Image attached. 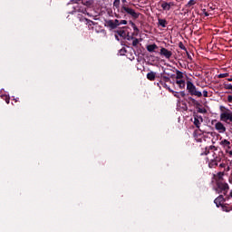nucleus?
Masks as SVG:
<instances>
[{"label": "nucleus", "mask_w": 232, "mask_h": 232, "mask_svg": "<svg viewBox=\"0 0 232 232\" xmlns=\"http://www.w3.org/2000/svg\"><path fill=\"white\" fill-rule=\"evenodd\" d=\"M216 186V193H222L225 197L227 195V192L229 191V184L223 181H217Z\"/></svg>", "instance_id": "nucleus-1"}, {"label": "nucleus", "mask_w": 232, "mask_h": 232, "mask_svg": "<svg viewBox=\"0 0 232 232\" xmlns=\"http://www.w3.org/2000/svg\"><path fill=\"white\" fill-rule=\"evenodd\" d=\"M187 91L189 93V95L195 96V97H202V92L197 89V86L191 82V81L187 82Z\"/></svg>", "instance_id": "nucleus-2"}, {"label": "nucleus", "mask_w": 232, "mask_h": 232, "mask_svg": "<svg viewBox=\"0 0 232 232\" xmlns=\"http://www.w3.org/2000/svg\"><path fill=\"white\" fill-rule=\"evenodd\" d=\"M121 14H128V15H130L133 19H139V15H140V14L135 12V10L129 7L127 5L121 6Z\"/></svg>", "instance_id": "nucleus-3"}, {"label": "nucleus", "mask_w": 232, "mask_h": 232, "mask_svg": "<svg viewBox=\"0 0 232 232\" xmlns=\"http://www.w3.org/2000/svg\"><path fill=\"white\" fill-rule=\"evenodd\" d=\"M79 0H71L68 4L67 6H71V5H74L72 6V10L69 11V14H75V12H81V6H79V3L77 2Z\"/></svg>", "instance_id": "nucleus-4"}, {"label": "nucleus", "mask_w": 232, "mask_h": 232, "mask_svg": "<svg viewBox=\"0 0 232 232\" xmlns=\"http://www.w3.org/2000/svg\"><path fill=\"white\" fill-rule=\"evenodd\" d=\"M160 55H163L166 59H171V55H173V53L164 47H161L160 51Z\"/></svg>", "instance_id": "nucleus-5"}, {"label": "nucleus", "mask_w": 232, "mask_h": 232, "mask_svg": "<svg viewBox=\"0 0 232 232\" xmlns=\"http://www.w3.org/2000/svg\"><path fill=\"white\" fill-rule=\"evenodd\" d=\"M226 200H229L227 197L224 198V195H219L215 200L214 204H216L217 208H220L222 206V202H226Z\"/></svg>", "instance_id": "nucleus-6"}, {"label": "nucleus", "mask_w": 232, "mask_h": 232, "mask_svg": "<svg viewBox=\"0 0 232 232\" xmlns=\"http://www.w3.org/2000/svg\"><path fill=\"white\" fill-rule=\"evenodd\" d=\"M215 129L219 131V133H226V126L224 123L218 121L215 124Z\"/></svg>", "instance_id": "nucleus-7"}, {"label": "nucleus", "mask_w": 232, "mask_h": 232, "mask_svg": "<svg viewBox=\"0 0 232 232\" xmlns=\"http://www.w3.org/2000/svg\"><path fill=\"white\" fill-rule=\"evenodd\" d=\"M105 26L110 28V30H115L117 28V24H115L113 20H105Z\"/></svg>", "instance_id": "nucleus-8"}, {"label": "nucleus", "mask_w": 232, "mask_h": 232, "mask_svg": "<svg viewBox=\"0 0 232 232\" xmlns=\"http://www.w3.org/2000/svg\"><path fill=\"white\" fill-rule=\"evenodd\" d=\"M223 155H224L223 152H220V151L218 152V155L217 153L213 152L212 157L216 160V162L218 164V162H221Z\"/></svg>", "instance_id": "nucleus-9"}, {"label": "nucleus", "mask_w": 232, "mask_h": 232, "mask_svg": "<svg viewBox=\"0 0 232 232\" xmlns=\"http://www.w3.org/2000/svg\"><path fill=\"white\" fill-rule=\"evenodd\" d=\"M212 151H217V147H215L214 145H211L208 148L205 149V151L202 153V155H209V153H211Z\"/></svg>", "instance_id": "nucleus-10"}, {"label": "nucleus", "mask_w": 232, "mask_h": 232, "mask_svg": "<svg viewBox=\"0 0 232 232\" xmlns=\"http://www.w3.org/2000/svg\"><path fill=\"white\" fill-rule=\"evenodd\" d=\"M176 84H178V86H179V88H180V90H184V88H186V81H184V80H177Z\"/></svg>", "instance_id": "nucleus-11"}, {"label": "nucleus", "mask_w": 232, "mask_h": 232, "mask_svg": "<svg viewBox=\"0 0 232 232\" xmlns=\"http://www.w3.org/2000/svg\"><path fill=\"white\" fill-rule=\"evenodd\" d=\"M220 145L224 148H228V150L231 148V142L227 140H223L220 141Z\"/></svg>", "instance_id": "nucleus-12"}, {"label": "nucleus", "mask_w": 232, "mask_h": 232, "mask_svg": "<svg viewBox=\"0 0 232 232\" xmlns=\"http://www.w3.org/2000/svg\"><path fill=\"white\" fill-rule=\"evenodd\" d=\"M157 48H159V46H157V44H155L147 45V50L150 53L155 52L157 50Z\"/></svg>", "instance_id": "nucleus-13"}, {"label": "nucleus", "mask_w": 232, "mask_h": 232, "mask_svg": "<svg viewBox=\"0 0 232 232\" xmlns=\"http://www.w3.org/2000/svg\"><path fill=\"white\" fill-rule=\"evenodd\" d=\"M217 166H218V163L214 160V158H212L208 161V168L213 169V168H217Z\"/></svg>", "instance_id": "nucleus-14"}, {"label": "nucleus", "mask_w": 232, "mask_h": 232, "mask_svg": "<svg viewBox=\"0 0 232 232\" xmlns=\"http://www.w3.org/2000/svg\"><path fill=\"white\" fill-rule=\"evenodd\" d=\"M161 8H162V10H165L167 12H169V10H171L170 7H169V5L166 1H163L161 3Z\"/></svg>", "instance_id": "nucleus-15"}, {"label": "nucleus", "mask_w": 232, "mask_h": 232, "mask_svg": "<svg viewBox=\"0 0 232 232\" xmlns=\"http://www.w3.org/2000/svg\"><path fill=\"white\" fill-rule=\"evenodd\" d=\"M156 73L153 72H150L147 73V79L149 81H155Z\"/></svg>", "instance_id": "nucleus-16"}, {"label": "nucleus", "mask_w": 232, "mask_h": 232, "mask_svg": "<svg viewBox=\"0 0 232 232\" xmlns=\"http://www.w3.org/2000/svg\"><path fill=\"white\" fill-rule=\"evenodd\" d=\"M158 21H159L160 26H161L162 28H166V24H168V21H166V19L159 18Z\"/></svg>", "instance_id": "nucleus-17"}, {"label": "nucleus", "mask_w": 232, "mask_h": 232, "mask_svg": "<svg viewBox=\"0 0 232 232\" xmlns=\"http://www.w3.org/2000/svg\"><path fill=\"white\" fill-rule=\"evenodd\" d=\"M116 34H118V35H120V37L126 39V31L120 29V30L116 31Z\"/></svg>", "instance_id": "nucleus-18"}, {"label": "nucleus", "mask_w": 232, "mask_h": 232, "mask_svg": "<svg viewBox=\"0 0 232 232\" xmlns=\"http://www.w3.org/2000/svg\"><path fill=\"white\" fill-rule=\"evenodd\" d=\"M165 75H168V76H162L161 75V81H163V82H169L171 81V79H169V73L164 72Z\"/></svg>", "instance_id": "nucleus-19"}, {"label": "nucleus", "mask_w": 232, "mask_h": 232, "mask_svg": "<svg viewBox=\"0 0 232 232\" xmlns=\"http://www.w3.org/2000/svg\"><path fill=\"white\" fill-rule=\"evenodd\" d=\"M195 5H197V0H189L185 6L186 8H191V6H195Z\"/></svg>", "instance_id": "nucleus-20"}, {"label": "nucleus", "mask_w": 232, "mask_h": 232, "mask_svg": "<svg viewBox=\"0 0 232 232\" xmlns=\"http://www.w3.org/2000/svg\"><path fill=\"white\" fill-rule=\"evenodd\" d=\"M176 79L177 81H179V79H184V73L179 70H176Z\"/></svg>", "instance_id": "nucleus-21"}, {"label": "nucleus", "mask_w": 232, "mask_h": 232, "mask_svg": "<svg viewBox=\"0 0 232 232\" xmlns=\"http://www.w3.org/2000/svg\"><path fill=\"white\" fill-rule=\"evenodd\" d=\"M128 39V41H130V39H132L133 41H132V46H139V40L137 39V38H135V37H128L127 38Z\"/></svg>", "instance_id": "nucleus-22"}, {"label": "nucleus", "mask_w": 232, "mask_h": 232, "mask_svg": "<svg viewBox=\"0 0 232 232\" xmlns=\"http://www.w3.org/2000/svg\"><path fill=\"white\" fill-rule=\"evenodd\" d=\"M113 7L117 8L118 12H119V8H121V0H114L113 2Z\"/></svg>", "instance_id": "nucleus-23"}, {"label": "nucleus", "mask_w": 232, "mask_h": 232, "mask_svg": "<svg viewBox=\"0 0 232 232\" xmlns=\"http://www.w3.org/2000/svg\"><path fill=\"white\" fill-rule=\"evenodd\" d=\"M203 121H200V120L198 119H194V126H196V128L200 129V124H202Z\"/></svg>", "instance_id": "nucleus-24"}, {"label": "nucleus", "mask_w": 232, "mask_h": 232, "mask_svg": "<svg viewBox=\"0 0 232 232\" xmlns=\"http://www.w3.org/2000/svg\"><path fill=\"white\" fill-rule=\"evenodd\" d=\"M221 208H222L223 211H226L227 213H229V211H232V206L227 207V206L222 205Z\"/></svg>", "instance_id": "nucleus-25"}, {"label": "nucleus", "mask_w": 232, "mask_h": 232, "mask_svg": "<svg viewBox=\"0 0 232 232\" xmlns=\"http://www.w3.org/2000/svg\"><path fill=\"white\" fill-rule=\"evenodd\" d=\"M158 86L160 88V86H162L163 88H168V84L166 83V82L160 80L159 82H158Z\"/></svg>", "instance_id": "nucleus-26"}, {"label": "nucleus", "mask_w": 232, "mask_h": 232, "mask_svg": "<svg viewBox=\"0 0 232 232\" xmlns=\"http://www.w3.org/2000/svg\"><path fill=\"white\" fill-rule=\"evenodd\" d=\"M218 79H226V77H229V74L227 72L220 73L218 75Z\"/></svg>", "instance_id": "nucleus-27"}, {"label": "nucleus", "mask_w": 232, "mask_h": 232, "mask_svg": "<svg viewBox=\"0 0 232 232\" xmlns=\"http://www.w3.org/2000/svg\"><path fill=\"white\" fill-rule=\"evenodd\" d=\"M179 48H180V50H184V52H188V48L184 46V44L182 42L179 44Z\"/></svg>", "instance_id": "nucleus-28"}, {"label": "nucleus", "mask_w": 232, "mask_h": 232, "mask_svg": "<svg viewBox=\"0 0 232 232\" xmlns=\"http://www.w3.org/2000/svg\"><path fill=\"white\" fill-rule=\"evenodd\" d=\"M198 113H208V110L206 108H198Z\"/></svg>", "instance_id": "nucleus-29"}, {"label": "nucleus", "mask_w": 232, "mask_h": 232, "mask_svg": "<svg viewBox=\"0 0 232 232\" xmlns=\"http://www.w3.org/2000/svg\"><path fill=\"white\" fill-rule=\"evenodd\" d=\"M194 119H197L198 121H200V122H204V118L198 114L194 115Z\"/></svg>", "instance_id": "nucleus-30"}, {"label": "nucleus", "mask_w": 232, "mask_h": 232, "mask_svg": "<svg viewBox=\"0 0 232 232\" xmlns=\"http://www.w3.org/2000/svg\"><path fill=\"white\" fill-rule=\"evenodd\" d=\"M128 51L126 50V48H121L120 51H119V53H120V55H126V53H127Z\"/></svg>", "instance_id": "nucleus-31"}, {"label": "nucleus", "mask_w": 232, "mask_h": 232, "mask_svg": "<svg viewBox=\"0 0 232 232\" xmlns=\"http://www.w3.org/2000/svg\"><path fill=\"white\" fill-rule=\"evenodd\" d=\"M218 180H223L224 179V172H218Z\"/></svg>", "instance_id": "nucleus-32"}, {"label": "nucleus", "mask_w": 232, "mask_h": 232, "mask_svg": "<svg viewBox=\"0 0 232 232\" xmlns=\"http://www.w3.org/2000/svg\"><path fill=\"white\" fill-rule=\"evenodd\" d=\"M224 88H225V90H231V91H232V85H231V83L225 84V85H224Z\"/></svg>", "instance_id": "nucleus-33"}, {"label": "nucleus", "mask_w": 232, "mask_h": 232, "mask_svg": "<svg viewBox=\"0 0 232 232\" xmlns=\"http://www.w3.org/2000/svg\"><path fill=\"white\" fill-rule=\"evenodd\" d=\"M193 106H195V108L198 110V108H199L200 106H202V104H200V102H198V101H197V102L194 103Z\"/></svg>", "instance_id": "nucleus-34"}, {"label": "nucleus", "mask_w": 232, "mask_h": 232, "mask_svg": "<svg viewBox=\"0 0 232 232\" xmlns=\"http://www.w3.org/2000/svg\"><path fill=\"white\" fill-rule=\"evenodd\" d=\"M188 101L194 105L197 102V100H195L193 97H188Z\"/></svg>", "instance_id": "nucleus-35"}, {"label": "nucleus", "mask_w": 232, "mask_h": 232, "mask_svg": "<svg viewBox=\"0 0 232 232\" xmlns=\"http://www.w3.org/2000/svg\"><path fill=\"white\" fill-rule=\"evenodd\" d=\"M113 23H114V24H116V28H117V26H121V22L118 19H115L113 21Z\"/></svg>", "instance_id": "nucleus-36"}, {"label": "nucleus", "mask_w": 232, "mask_h": 232, "mask_svg": "<svg viewBox=\"0 0 232 232\" xmlns=\"http://www.w3.org/2000/svg\"><path fill=\"white\" fill-rule=\"evenodd\" d=\"M186 53H187L188 59L189 61H193V58L191 57V54H189V52L187 51Z\"/></svg>", "instance_id": "nucleus-37"}, {"label": "nucleus", "mask_w": 232, "mask_h": 232, "mask_svg": "<svg viewBox=\"0 0 232 232\" xmlns=\"http://www.w3.org/2000/svg\"><path fill=\"white\" fill-rule=\"evenodd\" d=\"M5 101L6 104H10V97L5 96Z\"/></svg>", "instance_id": "nucleus-38"}, {"label": "nucleus", "mask_w": 232, "mask_h": 232, "mask_svg": "<svg viewBox=\"0 0 232 232\" xmlns=\"http://www.w3.org/2000/svg\"><path fill=\"white\" fill-rule=\"evenodd\" d=\"M172 93H173L174 97H176L177 99H180V95H179V92H174Z\"/></svg>", "instance_id": "nucleus-39"}, {"label": "nucleus", "mask_w": 232, "mask_h": 232, "mask_svg": "<svg viewBox=\"0 0 232 232\" xmlns=\"http://www.w3.org/2000/svg\"><path fill=\"white\" fill-rule=\"evenodd\" d=\"M169 8H171V6H175V2H168Z\"/></svg>", "instance_id": "nucleus-40"}, {"label": "nucleus", "mask_w": 232, "mask_h": 232, "mask_svg": "<svg viewBox=\"0 0 232 232\" xmlns=\"http://www.w3.org/2000/svg\"><path fill=\"white\" fill-rule=\"evenodd\" d=\"M167 90H169V92H170V93H175V91H173V90H171V88H169L168 85H167V87H165Z\"/></svg>", "instance_id": "nucleus-41"}, {"label": "nucleus", "mask_w": 232, "mask_h": 232, "mask_svg": "<svg viewBox=\"0 0 232 232\" xmlns=\"http://www.w3.org/2000/svg\"><path fill=\"white\" fill-rule=\"evenodd\" d=\"M120 24H128V21H126V20H121V21L120 22Z\"/></svg>", "instance_id": "nucleus-42"}, {"label": "nucleus", "mask_w": 232, "mask_h": 232, "mask_svg": "<svg viewBox=\"0 0 232 232\" xmlns=\"http://www.w3.org/2000/svg\"><path fill=\"white\" fill-rule=\"evenodd\" d=\"M227 102H232V95L227 96Z\"/></svg>", "instance_id": "nucleus-43"}, {"label": "nucleus", "mask_w": 232, "mask_h": 232, "mask_svg": "<svg viewBox=\"0 0 232 232\" xmlns=\"http://www.w3.org/2000/svg\"><path fill=\"white\" fill-rule=\"evenodd\" d=\"M114 17H116L117 19H121V14L115 13V14H114Z\"/></svg>", "instance_id": "nucleus-44"}, {"label": "nucleus", "mask_w": 232, "mask_h": 232, "mask_svg": "<svg viewBox=\"0 0 232 232\" xmlns=\"http://www.w3.org/2000/svg\"><path fill=\"white\" fill-rule=\"evenodd\" d=\"M179 93H180V96H181V97H186V92H185L184 91H183V92H180Z\"/></svg>", "instance_id": "nucleus-45"}, {"label": "nucleus", "mask_w": 232, "mask_h": 232, "mask_svg": "<svg viewBox=\"0 0 232 232\" xmlns=\"http://www.w3.org/2000/svg\"><path fill=\"white\" fill-rule=\"evenodd\" d=\"M203 97H208V91H203Z\"/></svg>", "instance_id": "nucleus-46"}, {"label": "nucleus", "mask_w": 232, "mask_h": 232, "mask_svg": "<svg viewBox=\"0 0 232 232\" xmlns=\"http://www.w3.org/2000/svg\"><path fill=\"white\" fill-rule=\"evenodd\" d=\"M130 26H132V28H134V26H136V24H135V23H133V22H130Z\"/></svg>", "instance_id": "nucleus-47"}, {"label": "nucleus", "mask_w": 232, "mask_h": 232, "mask_svg": "<svg viewBox=\"0 0 232 232\" xmlns=\"http://www.w3.org/2000/svg\"><path fill=\"white\" fill-rule=\"evenodd\" d=\"M132 28H133L134 32H139V28L137 27V25Z\"/></svg>", "instance_id": "nucleus-48"}, {"label": "nucleus", "mask_w": 232, "mask_h": 232, "mask_svg": "<svg viewBox=\"0 0 232 232\" xmlns=\"http://www.w3.org/2000/svg\"><path fill=\"white\" fill-rule=\"evenodd\" d=\"M84 5H85L86 6H88V5H92V2L86 1Z\"/></svg>", "instance_id": "nucleus-49"}, {"label": "nucleus", "mask_w": 232, "mask_h": 232, "mask_svg": "<svg viewBox=\"0 0 232 232\" xmlns=\"http://www.w3.org/2000/svg\"><path fill=\"white\" fill-rule=\"evenodd\" d=\"M219 167H220V168H226V164L221 163V164L219 165Z\"/></svg>", "instance_id": "nucleus-50"}, {"label": "nucleus", "mask_w": 232, "mask_h": 232, "mask_svg": "<svg viewBox=\"0 0 232 232\" xmlns=\"http://www.w3.org/2000/svg\"><path fill=\"white\" fill-rule=\"evenodd\" d=\"M228 82H232V77L231 78H227Z\"/></svg>", "instance_id": "nucleus-51"}, {"label": "nucleus", "mask_w": 232, "mask_h": 232, "mask_svg": "<svg viewBox=\"0 0 232 232\" xmlns=\"http://www.w3.org/2000/svg\"><path fill=\"white\" fill-rule=\"evenodd\" d=\"M115 39L119 41V35L115 34Z\"/></svg>", "instance_id": "nucleus-52"}, {"label": "nucleus", "mask_w": 232, "mask_h": 232, "mask_svg": "<svg viewBox=\"0 0 232 232\" xmlns=\"http://www.w3.org/2000/svg\"><path fill=\"white\" fill-rule=\"evenodd\" d=\"M121 2H122V3H128V1H126V0H121Z\"/></svg>", "instance_id": "nucleus-53"}, {"label": "nucleus", "mask_w": 232, "mask_h": 232, "mask_svg": "<svg viewBox=\"0 0 232 232\" xmlns=\"http://www.w3.org/2000/svg\"><path fill=\"white\" fill-rule=\"evenodd\" d=\"M205 15H206V17H208V15H209V14H208V13H205Z\"/></svg>", "instance_id": "nucleus-54"}, {"label": "nucleus", "mask_w": 232, "mask_h": 232, "mask_svg": "<svg viewBox=\"0 0 232 232\" xmlns=\"http://www.w3.org/2000/svg\"><path fill=\"white\" fill-rule=\"evenodd\" d=\"M170 77H175V74L170 75Z\"/></svg>", "instance_id": "nucleus-55"}, {"label": "nucleus", "mask_w": 232, "mask_h": 232, "mask_svg": "<svg viewBox=\"0 0 232 232\" xmlns=\"http://www.w3.org/2000/svg\"><path fill=\"white\" fill-rule=\"evenodd\" d=\"M229 155H232V151L229 152Z\"/></svg>", "instance_id": "nucleus-56"}]
</instances>
